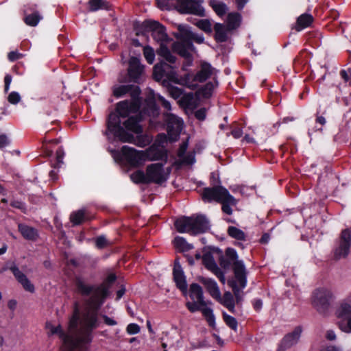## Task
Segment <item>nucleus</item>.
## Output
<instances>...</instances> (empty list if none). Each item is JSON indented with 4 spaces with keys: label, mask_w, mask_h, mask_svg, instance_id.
<instances>
[{
    "label": "nucleus",
    "mask_w": 351,
    "mask_h": 351,
    "mask_svg": "<svg viewBox=\"0 0 351 351\" xmlns=\"http://www.w3.org/2000/svg\"><path fill=\"white\" fill-rule=\"evenodd\" d=\"M127 94L130 99H125L117 103L115 111L111 112L106 119V130L104 135L108 141H119L122 143H132L133 134L127 132L121 126V118H127L130 114L136 113L141 108L143 98L141 90L138 85L123 84L112 88V95L116 98H121Z\"/></svg>",
    "instance_id": "obj_1"
},
{
    "label": "nucleus",
    "mask_w": 351,
    "mask_h": 351,
    "mask_svg": "<svg viewBox=\"0 0 351 351\" xmlns=\"http://www.w3.org/2000/svg\"><path fill=\"white\" fill-rule=\"evenodd\" d=\"M153 77L156 82L161 81L162 85L167 88L170 95L175 99L180 97L184 90L172 85L171 83L186 86L191 89L195 88V85L191 82L189 74H186L184 77L179 78L176 67L165 62H158L154 66Z\"/></svg>",
    "instance_id": "obj_2"
},
{
    "label": "nucleus",
    "mask_w": 351,
    "mask_h": 351,
    "mask_svg": "<svg viewBox=\"0 0 351 351\" xmlns=\"http://www.w3.org/2000/svg\"><path fill=\"white\" fill-rule=\"evenodd\" d=\"M117 280L114 273L110 274L101 283L97 285L88 284L82 276H75L74 285L77 293L82 296H89L93 299L96 308H101L110 295V289Z\"/></svg>",
    "instance_id": "obj_3"
},
{
    "label": "nucleus",
    "mask_w": 351,
    "mask_h": 351,
    "mask_svg": "<svg viewBox=\"0 0 351 351\" xmlns=\"http://www.w3.org/2000/svg\"><path fill=\"white\" fill-rule=\"evenodd\" d=\"M237 251L232 247H228L225 250V255L219 258V263L221 268L225 270L229 269L231 267L236 280L241 288L247 285V274L245 264L242 260L238 259Z\"/></svg>",
    "instance_id": "obj_4"
},
{
    "label": "nucleus",
    "mask_w": 351,
    "mask_h": 351,
    "mask_svg": "<svg viewBox=\"0 0 351 351\" xmlns=\"http://www.w3.org/2000/svg\"><path fill=\"white\" fill-rule=\"evenodd\" d=\"M202 196L204 202L215 201L220 203L222 211L229 215L232 214L231 206H236L238 202L228 189L221 185L204 188Z\"/></svg>",
    "instance_id": "obj_5"
},
{
    "label": "nucleus",
    "mask_w": 351,
    "mask_h": 351,
    "mask_svg": "<svg viewBox=\"0 0 351 351\" xmlns=\"http://www.w3.org/2000/svg\"><path fill=\"white\" fill-rule=\"evenodd\" d=\"M88 304L90 308V311L84 315L81 333L76 339V342L79 346L90 344L93 339V330L97 328L100 324L98 311L101 308H96L93 299L91 298L88 300Z\"/></svg>",
    "instance_id": "obj_6"
},
{
    "label": "nucleus",
    "mask_w": 351,
    "mask_h": 351,
    "mask_svg": "<svg viewBox=\"0 0 351 351\" xmlns=\"http://www.w3.org/2000/svg\"><path fill=\"white\" fill-rule=\"evenodd\" d=\"M174 226L178 232H188L191 235L204 233L210 227L208 219L205 215L201 214L179 218L176 220Z\"/></svg>",
    "instance_id": "obj_7"
},
{
    "label": "nucleus",
    "mask_w": 351,
    "mask_h": 351,
    "mask_svg": "<svg viewBox=\"0 0 351 351\" xmlns=\"http://www.w3.org/2000/svg\"><path fill=\"white\" fill-rule=\"evenodd\" d=\"M332 291L325 287L317 288L312 293V304L320 313H326L332 300Z\"/></svg>",
    "instance_id": "obj_8"
},
{
    "label": "nucleus",
    "mask_w": 351,
    "mask_h": 351,
    "mask_svg": "<svg viewBox=\"0 0 351 351\" xmlns=\"http://www.w3.org/2000/svg\"><path fill=\"white\" fill-rule=\"evenodd\" d=\"M136 114L127 117L128 119L123 122V125L125 128L130 132H132L136 134H141L143 131V128L142 125L140 124L144 119L143 115L142 112H137L135 113ZM138 141L136 143V138H134V141L132 143H135L138 147H144L145 146V141L144 137L142 135L138 136L136 137Z\"/></svg>",
    "instance_id": "obj_9"
},
{
    "label": "nucleus",
    "mask_w": 351,
    "mask_h": 351,
    "mask_svg": "<svg viewBox=\"0 0 351 351\" xmlns=\"http://www.w3.org/2000/svg\"><path fill=\"white\" fill-rule=\"evenodd\" d=\"M7 270H10L12 273L15 279L21 285L26 291L29 293H34L35 291L34 285L31 282L26 275L19 269L15 262H12L10 264L6 263V264L0 269V274Z\"/></svg>",
    "instance_id": "obj_10"
},
{
    "label": "nucleus",
    "mask_w": 351,
    "mask_h": 351,
    "mask_svg": "<svg viewBox=\"0 0 351 351\" xmlns=\"http://www.w3.org/2000/svg\"><path fill=\"white\" fill-rule=\"evenodd\" d=\"M145 31L151 32V36L157 42L164 43L168 40L166 27L158 21L145 20L142 25Z\"/></svg>",
    "instance_id": "obj_11"
},
{
    "label": "nucleus",
    "mask_w": 351,
    "mask_h": 351,
    "mask_svg": "<svg viewBox=\"0 0 351 351\" xmlns=\"http://www.w3.org/2000/svg\"><path fill=\"white\" fill-rule=\"evenodd\" d=\"M351 247V230L349 228L342 230L339 236V245L334 250L335 258L338 260L346 258Z\"/></svg>",
    "instance_id": "obj_12"
},
{
    "label": "nucleus",
    "mask_w": 351,
    "mask_h": 351,
    "mask_svg": "<svg viewBox=\"0 0 351 351\" xmlns=\"http://www.w3.org/2000/svg\"><path fill=\"white\" fill-rule=\"evenodd\" d=\"M144 66L141 64L140 58L132 56L128 62V76L129 82L139 84L143 73Z\"/></svg>",
    "instance_id": "obj_13"
},
{
    "label": "nucleus",
    "mask_w": 351,
    "mask_h": 351,
    "mask_svg": "<svg viewBox=\"0 0 351 351\" xmlns=\"http://www.w3.org/2000/svg\"><path fill=\"white\" fill-rule=\"evenodd\" d=\"M164 163H154L147 167L146 172L149 183L161 184L166 181L164 176Z\"/></svg>",
    "instance_id": "obj_14"
},
{
    "label": "nucleus",
    "mask_w": 351,
    "mask_h": 351,
    "mask_svg": "<svg viewBox=\"0 0 351 351\" xmlns=\"http://www.w3.org/2000/svg\"><path fill=\"white\" fill-rule=\"evenodd\" d=\"M302 332V327L298 326L291 332L285 335L279 343L276 351H285L295 345L301 337Z\"/></svg>",
    "instance_id": "obj_15"
},
{
    "label": "nucleus",
    "mask_w": 351,
    "mask_h": 351,
    "mask_svg": "<svg viewBox=\"0 0 351 351\" xmlns=\"http://www.w3.org/2000/svg\"><path fill=\"white\" fill-rule=\"evenodd\" d=\"M179 11L183 14H191L204 16L205 11L202 5L191 0H177Z\"/></svg>",
    "instance_id": "obj_16"
},
{
    "label": "nucleus",
    "mask_w": 351,
    "mask_h": 351,
    "mask_svg": "<svg viewBox=\"0 0 351 351\" xmlns=\"http://www.w3.org/2000/svg\"><path fill=\"white\" fill-rule=\"evenodd\" d=\"M156 96L154 93L147 96L144 101L143 108L139 110V112H142L143 117L157 118L160 115V108L156 103Z\"/></svg>",
    "instance_id": "obj_17"
},
{
    "label": "nucleus",
    "mask_w": 351,
    "mask_h": 351,
    "mask_svg": "<svg viewBox=\"0 0 351 351\" xmlns=\"http://www.w3.org/2000/svg\"><path fill=\"white\" fill-rule=\"evenodd\" d=\"M121 153L123 158L131 166L137 167L143 160V152L137 151L134 148L124 145L121 147Z\"/></svg>",
    "instance_id": "obj_18"
},
{
    "label": "nucleus",
    "mask_w": 351,
    "mask_h": 351,
    "mask_svg": "<svg viewBox=\"0 0 351 351\" xmlns=\"http://www.w3.org/2000/svg\"><path fill=\"white\" fill-rule=\"evenodd\" d=\"M182 121L178 117L170 114L167 119V132L168 139L171 143L176 142L178 140L180 136L179 130L176 127L180 128Z\"/></svg>",
    "instance_id": "obj_19"
},
{
    "label": "nucleus",
    "mask_w": 351,
    "mask_h": 351,
    "mask_svg": "<svg viewBox=\"0 0 351 351\" xmlns=\"http://www.w3.org/2000/svg\"><path fill=\"white\" fill-rule=\"evenodd\" d=\"M173 277L177 288L179 289L182 292L186 293L187 291L186 276L184 274L182 266L179 263L178 258H176L174 262Z\"/></svg>",
    "instance_id": "obj_20"
},
{
    "label": "nucleus",
    "mask_w": 351,
    "mask_h": 351,
    "mask_svg": "<svg viewBox=\"0 0 351 351\" xmlns=\"http://www.w3.org/2000/svg\"><path fill=\"white\" fill-rule=\"evenodd\" d=\"M215 68L212 65L206 61H202L200 63L199 70L196 73L193 77L191 78V82L193 83L195 82H204L213 75Z\"/></svg>",
    "instance_id": "obj_21"
},
{
    "label": "nucleus",
    "mask_w": 351,
    "mask_h": 351,
    "mask_svg": "<svg viewBox=\"0 0 351 351\" xmlns=\"http://www.w3.org/2000/svg\"><path fill=\"white\" fill-rule=\"evenodd\" d=\"M147 156L149 160H161L166 164L168 160V151L165 148H159L158 145H153L147 150Z\"/></svg>",
    "instance_id": "obj_22"
},
{
    "label": "nucleus",
    "mask_w": 351,
    "mask_h": 351,
    "mask_svg": "<svg viewBox=\"0 0 351 351\" xmlns=\"http://www.w3.org/2000/svg\"><path fill=\"white\" fill-rule=\"evenodd\" d=\"M199 282L205 287L206 291L212 298L221 300V293L217 282L212 278L201 277Z\"/></svg>",
    "instance_id": "obj_23"
},
{
    "label": "nucleus",
    "mask_w": 351,
    "mask_h": 351,
    "mask_svg": "<svg viewBox=\"0 0 351 351\" xmlns=\"http://www.w3.org/2000/svg\"><path fill=\"white\" fill-rule=\"evenodd\" d=\"M173 51L181 57L185 59H190L192 58V55L190 51H193L195 49L194 45L193 46H188L187 43L182 42H176L172 45Z\"/></svg>",
    "instance_id": "obj_24"
},
{
    "label": "nucleus",
    "mask_w": 351,
    "mask_h": 351,
    "mask_svg": "<svg viewBox=\"0 0 351 351\" xmlns=\"http://www.w3.org/2000/svg\"><path fill=\"white\" fill-rule=\"evenodd\" d=\"M18 230L22 237L28 241H35L39 236L38 230L35 228L25 223H19L18 224Z\"/></svg>",
    "instance_id": "obj_25"
},
{
    "label": "nucleus",
    "mask_w": 351,
    "mask_h": 351,
    "mask_svg": "<svg viewBox=\"0 0 351 351\" xmlns=\"http://www.w3.org/2000/svg\"><path fill=\"white\" fill-rule=\"evenodd\" d=\"M178 32L174 34V36L179 42L186 43L188 46H193V43H191V38L193 36V32H191L189 27L182 25H180L178 27Z\"/></svg>",
    "instance_id": "obj_26"
},
{
    "label": "nucleus",
    "mask_w": 351,
    "mask_h": 351,
    "mask_svg": "<svg viewBox=\"0 0 351 351\" xmlns=\"http://www.w3.org/2000/svg\"><path fill=\"white\" fill-rule=\"evenodd\" d=\"M46 327L50 330V335H58L59 338L63 341L64 344H69L72 342V337L62 329L60 324L57 326H53V325L47 323Z\"/></svg>",
    "instance_id": "obj_27"
},
{
    "label": "nucleus",
    "mask_w": 351,
    "mask_h": 351,
    "mask_svg": "<svg viewBox=\"0 0 351 351\" xmlns=\"http://www.w3.org/2000/svg\"><path fill=\"white\" fill-rule=\"evenodd\" d=\"M189 296L191 299H197V302L201 306H205L206 302L204 300V293L202 287L197 283H192L190 285Z\"/></svg>",
    "instance_id": "obj_28"
},
{
    "label": "nucleus",
    "mask_w": 351,
    "mask_h": 351,
    "mask_svg": "<svg viewBox=\"0 0 351 351\" xmlns=\"http://www.w3.org/2000/svg\"><path fill=\"white\" fill-rule=\"evenodd\" d=\"M55 131L54 129L49 130L46 132L45 136L43 141V148L44 149L45 154L47 156H51L53 154V149L52 146L54 145H58L61 142L60 138H53V139H47V135L51 132V131Z\"/></svg>",
    "instance_id": "obj_29"
},
{
    "label": "nucleus",
    "mask_w": 351,
    "mask_h": 351,
    "mask_svg": "<svg viewBox=\"0 0 351 351\" xmlns=\"http://www.w3.org/2000/svg\"><path fill=\"white\" fill-rule=\"evenodd\" d=\"M215 40L217 43H224L228 40L227 27L222 23H215L214 25Z\"/></svg>",
    "instance_id": "obj_30"
},
{
    "label": "nucleus",
    "mask_w": 351,
    "mask_h": 351,
    "mask_svg": "<svg viewBox=\"0 0 351 351\" xmlns=\"http://www.w3.org/2000/svg\"><path fill=\"white\" fill-rule=\"evenodd\" d=\"M90 219L86 216V212L83 209L73 211L70 215V221L72 223L73 226L81 225L85 221Z\"/></svg>",
    "instance_id": "obj_31"
},
{
    "label": "nucleus",
    "mask_w": 351,
    "mask_h": 351,
    "mask_svg": "<svg viewBox=\"0 0 351 351\" xmlns=\"http://www.w3.org/2000/svg\"><path fill=\"white\" fill-rule=\"evenodd\" d=\"M241 15L239 12H230L227 16V29L234 30L240 26Z\"/></svg>",
    "instance_id": "obj_32"
},
{
    "label": "nucleus",
    "mask_w": 351,
    "mask_h": 351,
    "mask_svg": "<svg viewBox=\"0 0 351 351\" xmlns=\"http://www.w3.org/2000/svg\"><path fill=\"white\" fill-rule=\"evenodd\" d=\"M313 20H314L313 17L311 14L304 13V14H301L297 19L296 29L298 31H300L304 28L309 27L313 22Z\"/></svg>",
    "instance_id": "obj_33"
},
{
    "label": "nucleus",
    "mask_w": 351,
    "mask_h": 351,
    "mask_svg": "<svg viewBox=\"0 0 351 351\" xmlns=\"http://www.w3.org/2000/svg\"><path fill=\"white\" fill-rule=\"evenodd\" d=\"M88 4L90 12H96L101 9L110 10L112 6L109 2L104 0H89Z\"/></svg>",
    "instance_id": "obj_34"
},
{
    "label": "nucleus",
    "mask_w": 351,
    "mask_h": 351,
    "mask_svg": "<svg viewBox=\"0 0 351 351\" xmlns=\"http://www.w3.org/2000/svg\"><path fill=\"white\" fill-rule=\"evenodd\" d=\"M209 5L213 8L217 15L220 17L223 16L228 11V6L226 4L217 0H210Z\"/></svg>",
    "instance_id": "obj_35"
},
{
    "label": "nucleus",
    "mask_w": 351,
    "mask_h": 351,
    "mask_svg": "<svg viewBox=\"0 0 351 351\" xmlns=\"http://www.w3.org/2000/svg\"><path fill=\"white\" fill-rule=\"evenodd\" d=\"M221 304L228 308L231 313H235V304H237L232 293L226 291L223 296Z\"/></svg>",
    "instance_id": "obj_36"
},
{
    "label": "nucleus",
    "mask_w": 351,
    "mask_h": 351,
    "mask_svg": "<svg viewBox=\"0 0 351 351\" xmlns=\"http://www.w3.org/2000/svg\"><path fill=\"white\" fill-rule=\"evenodd\" d=\"M173 244L175 247L182 252H188L193 248V245L187 243L182 237H176L173 240Z\"/></svg>",
    "instance_id": "obj_37"
},
{
    "label": "nucleus",
    "mask_w": 351,
    "mask_h": 351,
    "mask_svg": "<svg viewBox=\"0 0 351 351\" xmlns=\"http://www.w3.org/2000/svg\"><path fill=\"white\" fill-rule=\"evenodd\" d=\"M228 285L230 287L232 288L233 292V296L237 304H241L243 301V296L241 294V289H242L240 286V288L237 285V281L234 280H229L228 281Z\"/></svg>",
    "instance_id": "obj_38"
},
{
    "label": "nucleus",
    "mask_w": 351,
    "mask_h": 351,
    "mask_svg": "<svg viewBox=\"0 0 351 351\" xmlns=\"http://www.w3.org/2000/svg\"><path fill=\"white\" fill-rule=\"evenodd\" d=\"M80 309L77 303L75 304V308L69 322V328L71 330H77L80 321Z\"/></svg>",
    "instance_id": "obj_39"
},
{
    "label": "nucleus",
    "mask_w": 351,
    "mask_h": 351,
    "mask_svg": "<svg viewBox=\"0 0 351 351\" xmlns=\"http://www.w3.org/2000/svg\"><path fill=\"white\" fill-rule=\"evenodd\" d=\"M228 234L238 241H245L246 235L245 233L241 230V229L234 227V226H229L227 230Z\"/></svg>",
    "instance_id": "obj_40"
},
{
    "label": "nucleus",
    "mask_w": 351,
    "mask_h": 351,
    "mask_svg": "<svg viewBox=\"0 0 351 351\" xmlns=\"http://www.w3.org/2000/svg\"><path fill=\"white\" fill-rule=\"evenodd\" d=\"M42 16L38 11H35L30 14H27L24 17V22L26 25L35 27L38 25L39 21L42 19Z\"/></svg>",
    "instance_id": "obj_41"
},
{
    "label": "nucleus",
    "mask_w": 351,
    "mask_h": 351,
    "mask_svg": "<svg viewBox=\"0 0 351 351\" xmlns=\"http://www.w3.org/2000/svg\"><path fill=\"white\" fill-rule=\"evenodd\" d=\"M130 178L136 184H149L147 173L141 170H137L131 174Z\"/></svg>",
    "instance_id": "obj_42"
},
{
    "label": "nucleus",
    "mask_w": 351,
    "mask_h": 351,
    "mask_svg": "<svg viewBox=\"0 0 351 351\" xmlns=\"http://www.w3.org/2000/svg\"><path fill=\"white\" fill-rule=\"evenodd\" d=\"M201 312L205 317L208 326L212 328H215L216 326L215 317L213 314V309L208 307L202 308Z\"/></svg>",
    "instance_id": "obj_43"
},
{
    "label": "nucleus",
    "mask_w": 351,
    "mask_h": 351,
    "mask_svg": "<svg viewBox=\"0 0 351 351\" xmlns=\"http://www.w3.org/2000/svg\"><path fill=\"white\" fill-rule=\"evenodd\" d=\"M215 86L213 82H208L204 86H202L197 92V94L200 95L205 99H208L213 94Z\"/></svg>",
    "instance_id": "obj_44"
},
{
    "label": "nucleus",
    "mask_w": 351,
    "mask_h": 351,
    "mask_svg": "<svg viewBox=\"0 0 351 351\" xmlns=\"http://www.w3.org/2000/svg\"><path fill=\"white\" fill-rule=\"evenodd\" d=\"M202 263L208 270H212L217 265L213 254L209 252L203 254Z\"/></svg>",
    "instance_id": "obj_45"
},
{
    "label": "nucleus",
    "mask_w": 351,
    "mask_h": 351,
    "mask_svg": "<svg viewBox=\"0 0 351 351\" xmlns=\"http://www.w3.org/2000/svg\"><path fill=\"white\" fill-rule=\"evenodd\" d=\"M222 317L227 326L235 332L237 330L238 322L235 317L227 314L224 311L222 313Z\"/></svg>",
    "instance_id": "obj_46"
},
{
    "label": "nucleus",
    "mask_w": 351,
    "mask_h": 351,
    "mask_svg": "<svg viewBox=\"0 0 351 351\" xmlns=\"http://www.w3.org/2000/svg\"><path fill=\"white\" fill-rule=\"evenodd\" d=\"M143 54L147 63L152 64L155 58V53L152 47L146 46L143 48Z\"/></svg>",
    "instance_id": "obj_47"
},
{
    "label": "nucleus",
    "mask_w": 351,
    "mask_h": 351,
    "mask_svg": "<svg viewBox=\"0 0 351 351\" xmlns=\"http://www.w3.org/2000/svg\"><path fill=\"white\" fill-rule=\"evenodd\" d=\"M339 317H351V304L343 303L338 310Z\"/></svg>",
    "instance_id": "obj_48"
},
{
    "label": "nucleus",
    "mask_w": 351,
    "mask_h": 351,
    "mask_svg": "<svg viewBox=\"0 0 351 351\" xmlns=\"http://www.w3.org/2000/svg\"><path fill=\"white\" fill-rule=\"evenodd\" d=\"M110 245V243L104 235H100L95 239V247L99 250L104 249Z\"/></svg>",
    "instance_id": "obj_49"
},
{
    "label": "nucleus",
    "mask_w": 351,
    "mask_h": 351,
    "mask_svg": "<svg viewBox=\"0 0 351 351\" xmlns=\"http://www.w3.org/2000/svg\"><path fill=\"white\" fill-rule=\"evenodd\" d=\"M197 27L204 32L209 34L212 32L211 23L208 20H200L197 24Z\"/></svg>",
    "instance_id": "obj_50"
},
{
    "label": "nucleus",
    "mask_w": 351,
    "mask_h": 351,
    "mask_svg": "<svg viewBox=\"0 0 351 351\" xmlns=\"http://www.w3.org/2000/svg\"><path fill=\"white\" fill-rule=\"evenodd\" d=\"M65 155L64 149L62 146L59 147L56 152V165L55 167H60V165L63 163V158Z\"/></svg>",
    "instance_id": "obj_51"
},
{
    "label": "nucleus",
    "mask_w": 351,
    "mask_h": 351,
    "mask_svg": "<svg viewBox=\"0 0 351 351\" xmlns=\"http://www.w3.org/2000/svg\"><path fill=\"white\" fill-rule=\"evenodd\" d=\"M21 99V95L18 92L12 91L8 97V101L9 103L13 105H16L20 102Z\"/></svg>",
    "instance_id": "obj_52"
},
{
    "label": "nucleus",
    "mask_w": 351,
    "mask_h": 351,
    "mask_svg": "<svg viewBox=\"0 0 351 351\" xmlns=\"http://www.w3.org/2000/svg\"><path fill=\"white\" fill-rule=\"evenodd\" d=\"M182 161L179 163L184 164V165H193L195 162V154L194 153H189L188 154L184 156V157L181 158Z\"/></svg>",
    "instance_id": "obj_53"
},
{
    "label": "nucleus",
    "mask_w": 351,
    "mask_h": 351,
    "mask_svg": "<svg viewBox=\"0 0 351 351\" xmlns=\"http://www.w3.org/2000/svg\"><path fill=\"white\" fill-rule=\"evenodd\" d=\"M10 206L13 208L19 209L21 210L23 213H26L27 211V207L25 202L20 201V200H12L10 202Z\"/></svg>",
    "instance_id": "obj_54"
},
{
    "label": "nucleus",
    "mask_w": 351,
    "mask_h": 351,
    "mask_svg": "<svg viewBox=\"0 0 351 351\" xmlns=\"http://www.w3.org/2000/svg\"><path fill=\"white\" fill-rule=\"evenodd\" d=\"M140 330H141L140 326L137 324H135V323L129 324L126 328V331H127L128 334H129V335L138 334L140 332Z\"/></svg>",
    "instance_id": "obj_55"
},
{
    "label": "nucleus",
    "mask_w": 351,
    "mask_h": 351,
    "mask_svg": "<svg viewBox=\"0 0 351 351\" xmlns=\"http://www.w3.org/2000/svg\"><path fill=\"white\" fill-rule=\"evenodd\" d=\"M186 306L188 310L191 313H195L196 311H201L202 308H200V305L197 302H187L186 303Z\"/></svg>",
    "instance_id": "obj_56"
},
{
    "label": "nucleus",
    "mask_w": 351,
    "mask_h": 351,
    "mask_svg": "<svg viewBox=\"0 0 351 351\" xmlns=\"http://www.w3.org/2000/svg\"><path fill=\"white\" fill-rule=\"evenodd\" d=\"M157 100L161 104V106L167 110L169 111L171 110V106L169 101H167L164 97L160 95H157Z\"/></svg>",
    "instance_id": "obj_57"
},
{
    "label": "nucleus",
    "mask_w": 351,
    "mask_h": 351,
    "mask_svg": "<svg viewBox=\"0 0 351 351\" xmlns=\"http://www.w3.org/2000/svg\"><path fill=\"white\" fill-rule=\"evenodd\" d=\"M23 57V54L19 53L18 51H12L8 54V59L10 62H14Z\"/></svg>",
    "instance_id": "obj_58"
},
{
    "label": "nucleus",
    "mask_w": 351,
    "mask_h": 351,
    "mask_svg": "<svg viewBox=\"0 0 351 351\" xmlns=\"http://www.w3.org/2000/svg\"><path fill=\"white\" fill-rule=\"evenodd\" d=\"M188 146H189L188 140H186V141H183L180 144V147H179L178 151V154H177L179 158L184 157V156L186 154V152L187 150Z\"/></svg>",
    "instance_id": "obj_59"
},
{
    "label": "nucleus",
    "mask_w": 351,
    "mask_h": 351,
    "mask_svg": "<svg viewBox=\"0 0 351 351\" xmlns=\"http://www.w3.org/2000/svg\"><path fill=\"white\" fill-rule=\"evenodd\" d=\"M170 51H171L169 50V49L168 48V47L165 44L160 43V47L157 50V53H158V56H161L162 58H164L165 56L168 55V53Z\"/></svg>",
    "instance_id": "obj_60"
},
{
    "label": "nucleus",
    "mask_w": 351,
    "mask_h": 351,
    "mask_svg": "<svg viewBox=\"0 0 351 351\" xmlns=\"http://www.w3.org/2000/svg\"><path fill=\"white\" fill-rule=\"evenodd\" d=\"M195 118L199 121H204L206 117V109L205 108H201L195 111Z\"/></svg>",
    "instance_id": "obj_61"
},
{
    "label": "nucleus",
    "mask_w": 351,
    "mask_h": 351,
    "mask_svg": "<svg viewBox=\"0 0 351 351\" xmlns=\"http://www.w3.org/2000/svg\"><path fill=\"white\" fill-rule=\"evenodd\" d=\"M226 135H227V136L232 135L234 138L237 139L242 136L243 130H242V129H241L239 128H236L232 129L230 133H227Z\"/></svg>",
    "instance_id": "obj_62"
},
{
    "label": "nucleus",
    "mask_w": 351,
    "mask_h": 351,
    "mask_svg": "<svg viewBox=\"0 0 351 351\" xmlns=\"http://www.w3.org/2000/svg\"><path fill=\"white\" fill-rule=\"evenodd\" d=\"M12 77L10 74H6L4 77V93H8L10 90V86L12 82Z\"/></svg>",
    "instance_id": "obj_63"
},
{
    "label": "nucleus",
    "mask_w": 351,
    "mask_h": 351,
    "mask_svg": "<svg viewBox=\"0 0 351 351\" xmlns=\"http://www.w3.org/2000/svg\"><path fill=\"white\" fill-rule=\"evenodd\" d=\"M339 328L345 332H351V317L348 319L346 325L339 324Z\"/></svg>",
    "instance_id": "obj_64"
}]
</instances>
